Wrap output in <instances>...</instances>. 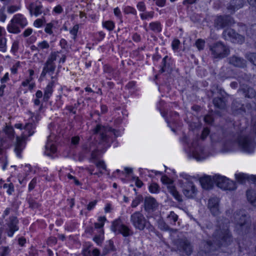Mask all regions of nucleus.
<instances>
[{"instance_id": "nucleus-19", "label": "nucleus", "mask_w": 256, "mask_h": 256, "mask_svg": "<svg viewBox=\"0 0 256 256\" xmlns=\"http://www.w3.org/2000/svg\"><path fill=\"white\" fill-rule=\"evenodd\" d=\"M228 63L234 66L244 68L246 66V61L242 58L236 56H232L228 59Z\"/></svg>"}, {"instance_id": "nucleus-63", "label": "nucleus", "mask_w": 256, "mask_h": 256, "mask_svg": "<svg viewBox=\"0 0 256 256\" xmlns=\"http://www.w3.org/2000/svg\"><path fill=\"white\" fill-rule=\"evenodd\" d=\"M204 122L208 124H210L213 122L212 118L210 115L206 116L204 118Z\"/></svg>"}, {"instance_id": "nucleus-25", "label": "nucleus", "mask_w": 256, "mask_h": 256, "mask_svg": "<svg viewBox=\"0 0 256 256\" xmlns=\"http://www.w3.org/2000/svg\"><path fill=\"white\" fill-rule=\"evenodd\" d=\"M12 20V22H15L18 25L24 28L28 24L26 18L21 14H16L14 16Z\"/></svg>"}, {"instance_id": "nucleus-23", "label": "nucleus", "mask_w": 256, "mask_h": 256, "mask_svg": "<svg viewBox=\"0 0 256 256\" xmlns=\"http://www.w3.org/2000/svg\"><path fill=\"white\" fill-rule=\"evenodd\" d=\"M28 10L31 16L34 14L36 16H38L42 12V6L40 4L37 5L34 3H32L28 6Z\"/></svg>"}, {"instance_id": "nucleus-14", "label": "nucleus", "mask_w": 256, "mask_h": 256, "mask_svg": "<svg viewBox=\"0 0 256 256\" xmlns=\"http://www.w3.org/2000/svg\"><path fill=\"white\" fill-rule=\"evenodd\" d=\"M51 79L44 90L43 100L45 102H47L52 96L54 87L57 82V78L56 76H52Z\"/></svg>"}, {"instance_id": "nucleus-6", "label": "nucleus", "mask_w": 256, "mask_h": 256, "mask_svg": "<svg viewBox=\"0 0 256 256\" xmlns=\"http://www.w3.org/2000/svg\"><path fill=\"white\" fill-rule=\"evenodd\" d=\"M111 230L116 234H120L124 237L129 236L133 234L130 228L123 224L120 218H118L112 222Z\"/></svg>"}, {"instance_id": "nucleus-48", "label": "nucleus", "mask_w": 256, "mask_h": 256, "mask_svg": "<svg viewBox=\"0 0 256 256\" xmlns=\"http://www.w3.org/2000/svg\"><path fill=\"white\" fill-rule=\"evenodd\" d=\"M79 28V26L78 24L74 25L73 28L70 30V33L73 36L72 38L74 40H76V38L77 36V34L78 32V30Z\"/></svg>"}, {"instance_id": "nucleus-17", "label": "nucleus", "mask_w": 256, "mask_h": 256, "mask_svg": "<svg viewBox=\"0 0 256 256\" xmlns=\"http://www.w3.org/2000/svg\"><path fill=\"white\" fill-rule=\"evenodd\" d=\"M192 158L198 161L204 160L208 156L204 148L202 146L197 147L192 150Z\"/></svg>"}, {"instance_id": "nucleus-34", "label": "nucleus", "mask_w": 256, "mask_h": 256, "mask_svg": "<svg viewBox=\"0 0 256 256\" xmlns=\"http://www.w3.org/2000/svg\"><path fill=\"white\" fill-rule=\"evenodd\" d=\"M214 105L220 108H222L225 106V103L222 98H214L213 100Z\"/></svg>"}, {"instance_id": "nucleus-58", "label": "nucleus", "mask_w": 256, "mask_h": 256, "mask_svg": "<svg viewBox=\"0 0 256 256\" xmlns=\"http://www.w3.org/2000/svg\"><path fill=\"white\" fill-rule=\"evenodd\" d=\"M68 178L70 180H74V183L77 185V186H80L81 185V183L78 181V179L73 176L71 175L70 174H68Z\"/></svg>"}, {"instance_id": "nucleus-50", "label": "nucleus", "mask_w": 256, "mask_h": 256, "mask_svg": "<svg viewBox=\"0 0 256 256\" xmlns=\"http://www.w3.org/2000/svg\"><path fill=\"white\" fill-rule=\"evenodd\" d=\"M6 134L10 138L14 137V129L11 126H6L4 129Z\"/></svg>"}, {"instance_id": "nucleus-51", "label": "nucleus", "mask_w": 256, "mask_h": 256, "mask_svg": "<svg viewBox=\"0 0 256 256\" xmlns=\"http://www.w3.org/2000/svg\"><path fill=\"white\" fill-rule=\"evenodd\" d=\"M149 190L152 193H157L159 192V186L156 183H152L149 186Z\"/></svg>"}, {"instance_id": "nucleus-44", "label": "nucleus", "mask_w": 256, "mask_h": 256, "mask_svg": "<svg viewBox=\"0 0 256 256\" xmlns=\"http://www.w3.org/2000/svg\"><path fill=\"white\" fill-rule=\"evenodd\" d=\"M92 246L90 244H86L85 245V248L83 250V254L84 256H92Z\"/></svg>"}, {"instance_id": "nucleus-45", "label": "nucleus", "mask_w": 256, "mask_h": 256, "mask_svg": "<svg viewBox=\"0 0 256 256\" xmlns=\"http://www.w3.org/2000/svg\"><path fill=\"white\" fill-rule=\"evenodd\" d=\"M124 12L126 14H132L136 15L137 12L136 9L130 6H126L124 8Z\"/></svg>"}, {"instance_id": "nucleus-22", "label": "nucleus", "mask_w": 256, "mask_h": 256, "mask_svg": "<svg viewBox=\"0 0 256 256\" xmlns=\"http://www.w3.org/2000/svg\"><path fill=\"white\" fill-rule=\"evenodd\" d=\"M108 131V130L106 128L100 124H98L94 130V134H100V138L103 142H106L107 140V136L106 134Z\"/></svg>"}, {"instance_id": "nucleus-12", "label": "nucleus", "mask_w": 256, "mask_h": 256, "mask_svg": "<svg viewBox=\"0 0 256 256\" xmlns=\"http://www.w3.org/2000/svg\"><path fill=\"white\" fill-rule=\"evenodd\" d=\"M234 223L238 228H242V230L248 226V224L246 220V216L244 211L240 210L238 212L234 214Z\"/></svg>"}, {"instance_id": "nucleus-39", "label": "nucleus", "mask_w": 256, "mask_h": 256, "mask_svg": "<svg viewBox=\"0 0 256 256\" xmlns=\"http://www.w3.org/2000/svg\"><path fill=\"white\" fill-rule=\"evenodd\" d=\"M154 12L153 11L150 12H144L140 14V16L142 20H144L149 18H152L154 17Z\"/></svg>"}, {"instance_id": "nucleus-62", "label": "nucleus", "mask_w": 256, "mask_h": 256, "mask_svg": "<svg viewBox=\"0 0 256 256\" xmlns=\"http://www.w3.org/2000/svg\"><path fill=\"white\" fill-rule=\"evenodd\" d=\"M9 80L8 73L6 72L4 76L0 79V82L2 84H4Z\"/></svg>"}, {"instance_id": "nucleus-33", "label": "nucleus", "mask_w": 256, "mask_h": 256, "mask_svg": "<svg viewBox=\"0 0 256 256\" xmlns=\"http://www.w3.org/2000/svg\"><path fill=\"white\" fill-rule=\"evenodd\" d=\"M149 26L150 30L155 32H160L162 30L161 24L158 22H150Z\"/></svg>"}, {"instance_id": "nucleus-30", "label": "nucleus", "mask_w": 256, "mask_h": 256, "mask_svg": "<svg viewBox=\"0 0 256 256\" xmlns=\"http://www.w3.org/2000/svg\"><path fill=\"white\" fill-rule=\"evenodd\" d=\"M248 200L253 205H256V193L252 190H248L246 192Z\"/></svg>"}, {"instance_id": "nucleus-10", "label": "nucleus", "mask_w": 256, "mask_h": 256, "mask_svg": "<svg viewBox=\"0 0 256 256\" xmlns=\"http://www.w3.org/2000/svg\"><path fill=\"white\" fill-rule=\"evenodd\" d=\"M161 181L164 184H168L167 188L168 192L178 202H182V198L179 192L177 191L176 187L172 185V180L166 176H163L161 178Z\"/></svg>"}, {"instance_id": "nucleus-47", "label": "nucleus", "mask_w": 256, "mask_h": 256, "mask_svg": "<svg viewBox=\"0 0 256 256\" xmlns=\"http://www.w3.org/2000/svg\"><path fill=\"white\" fill-rule=\"evenodd\" d=\"M195 44L198 50H202L204 48L205 41L202 39H198L196 41Z\"/></svg>"}, {"instance_id": "nucleus-15", "label": "nucleus", "mask_w": 256, "mask_h": 256, "mask_svg": "<svg viewBox=\"0 0 256 256\" xmlns=\"http://www.w3.org/2000/svg\"><path fill=\"white\" fill-rule=\"evenodd\" d=\"M232 23V20L229 16H219L214 20V26L218 29L228 26Z\"/></svg>"}, {"instance_id": "nucleus-24", "label": "nucleus", "mask_w": 256, "mask_h": 256, "mask_svg": "<svg viewBox=\"0 0 256 256\" xmlns=\"http://www.w3.org/2000/svg\"><path fill=\"white\" fill-rule=\"evenodd\" d=\"M157 206V203L154 198L146 197L144 200V208L146 211L150 212Z\"/></svg>"}, {"instance_id": "nucleus-61", "label": "nucleus", "mask_w": 256, "mask_h": 256, "mask_svg": "<svg viewBox=\"0 0 256 256\" xmlns=\"http://www.w3.org/2000/svg\"><path fill=\"white\" fill-rule=\"evenodd\" d=\"M32 32V29L31 28H28L26 29L23 32V36L24 37H28L30 36Z\"/></svg>"}, {"instance_id": "nucleus-49", "label": "nucleus", "mask_w": 256, "mask_h": 256, "mask_svg": "<svg viewBox=\"0 0 256 256\" xmlns=\"http://www.w3.org/2000/svg\"><path fill=\"white\" fill-rule=\"evenodd\" d=\"M3 188H8L7 193L9 195L12 194V192L14 191V186L12 183H10L9 184H4L3 185Z\"/></svg>"}, {"instance_id": "nucleus-60", "label": "nucleus", "mask_w": 256, "mask_h": 256, "mask_svg": "<svg viewBox=\"0 0 256 256\" xmlns=\"http://www.w3.org/2000/svg\"><path fill=\"white\" fill-rule=\"evenodd\" d=\"M210 130L208 128H204L202 132L201 138L204 140L209 134Z\"/></svg>"}, {"instance_id": "nucleus-46", "label": "nucleus", "mask_w": 256, "mask_h": 256, "mask_svg": "<svg viewBox=\"0 0 256 256\" xmlns=\"http://www.w3.org/2000/svg\"><path fill=\"white\" fill-rule=\"evenodd\" d=\"M28 202L30 207L33 209L38 208L40 206V204L32 198H30L28 200Z\"/></svg>"}, {"instance_id": "nucleus-20", "label": "nucleus", "mask_w": 256, "mask_h": 256, "mask_svg": "<svg viewBox=\"0 0 256 256\" xmlns=\"http://www.w3.org/2000/svg\"><path fill=\"white\" fill-rule=\"evenodd\" d=\"M195 186L192 182H188L186 188L183 190V193L188 198L194 197L196 193Z\"/></svg>"}, {"instance_id": "nucleus-27", "label": "nucleus", "mask_w": 256, "mask_h": 256, "mask_svg": "<svg viewBox=\"0 0 256 256\" xmlns=\"http://www.w3.org/2000/svg\"><path fill=\"white\" fill-rule=\"evenodd\" d=\"M58 24L57 21H52L46 24L44 32L49 35H53L52 30L56 28V25Z\"/></svg>"}, {"instance_id": "nucleus-57", "label": "nucleus", "mask_w": 256, "mask_h": 256, "mask_svg": "<svg viewBox=\"0 0 256 256\" xmlns=\"http://www.w3.org/2000/svg\"><path fill=\"white\" fill-rule=\"evenodd\" d=\"M6 18V16L4 14V8H3L0 10V20L4 22Z\"/></svg>"}, {"instance_id": "nucleus-59", "label": "nucleus", "mask_w": 256, "mask_h": 256, "mask_svg": "<svg viewBox=\"0 0 256 256\" xmlns=\"http://www.w3.org/2000/svg\"><path fill=\"white\" fill-rule=\"evenodd\" d=\"M19 8H20L18 6H12L8 8V12L10 14H12L18 10Z\"/></svg>"}, {"instance_id": "nucleus-54", "label": "nucleus", "mask_w": 256, "mask_h": 256, "mask_svg": "<svg viewBox=\"0 0 256 256\" xmlns=\"http://www.w3.org/2000/svg\"><path fill=\"white\" fill-rule=\"evenodd\" d=\"M168 58V56H166L164 57V58L162 59V72H164L166 70V68L168 66V64L167 63V60Z\"/></svg>"}, {"instance_id": "nucleus-16", "label": "nucleus", "mask_w": 256, "mask_h": 256, "mask_svg": "<svg viewBox=\"0 0 256 256\" xmlns=\"http://www.w3.org/2000/svg\"><path fill=\"white\" fill-rule=\"evenodd\" d=\"M208 206L212 214L215 216L219 213V200L216 197L211 198L208 200Z\"/></svg>"}, {"instance_id": "nucleus-52", "label": "nucleus", "mask_w": 256, "mask_h": 256, "mask_svg": "<svg viewBox=\"0 0 256 256\" xmlns=\"http://www.w3.org/2000/svg\"><path fill=\"white\" fill-rule=\"evenodd\" d=\"M142 200V198L140 196H136L132 202V207H136L140 202Z\"/></svg>"}, {"instance_id": "nucleus-3", "label": "nucleus", "mask_w": 256, "mask_h": 256, "mask_svg": "<svg viewBox=\"0 0 256 256\" xmlns=\"http://www.w3.org/2000/svg\"><path fill=\"white\" fill-rule=\"evenodd\" d=\"M28 114L32 118V122L27 123L24 126L25 132L22 134L21 137H16V142L14 148V151L16 155L18 157H20L21 152L24 147V140L27 136H30L33 134L34 133V129L36 128V122L38 120V115H34V114L29 111Z\"/></svg>"}, {"instance_id": "nucleus-31", "label": "nucleus", "mask_w": 256, "mask_h": 256, "mask_svg": "<svg viewBox=\"0 0 256 256\" xmlns=\"http://www.w3.org/2000/svg\"><path fill=\"white\" fill-rule=\"evenodd\" d=\"M245 96L248 98H255L256 93L255 90L252 88H246L242 90Z\"/></svg>"}, {"instance_id": "nucleus-43", "label": "nucleus", "mask_w": 256, "mask_h": 256, "mask_svg": "<svg viewBox=\"0 0 256 256\" xmlns=\"http://www.w3.org/2000/svg\"><path fill=\"white\" fill-rule=\"evenodd\" d=\"M106 220L104 216L100 217L98 219V222L94 224V227L96 228H101L104 225V222Z\"/></svg>"}, {"instance_id": "nucleus-64", "label": "nucleus", "mask_w": 256, "mask_h": 256, "mask_svg": "<svg viewBox=\"0 0 256 256\" xmlns=\"http://www.w3.org/2000/svg\"><path fill=\"white\" fill-rule=\"evenodd\" d=\"M18 42L15 41L12 44L11 50L12 52H14L18 50Z\"/></svg>"}, {"instance_id": "nucleus-29", "label": "nucleus", "mask_w": 256, "mask_h": 256, "mask_svg": "<svg viewBox=\"0 0 256 256\" xmlns=\"http://www.w3.org/2000/svg\"><path fill=\"white\" fill-rule=\"evenodd\" d=\"M158 228L162 230L169 231L170 232H176V229L170 228L166 223L163 220H160L158 222Z\"/></svg>"}, {"instance_id": "nucleus-8", "label": "nucleus", "mask_w": 256, "mask_h": 256, "mask_svg": "<svg viewBox=\"0 0 256 256\" xmlns=\"http://www.w3.org/2000/svg\"><path fill=\"white\" fill-rule=\"evenodd\" d=\"M57 56V53L56 52H52L50 54L44 64L42 71L40 74L41 76L44 77L46 74H50L54 72L56 67L54 62L56 60Z\"/></svg>"}, {"instance_id": "nucleus-32", "label": "nucleus", "mask_w": 256, "mask_h": 256, "mask_svg": "<svg viewBox=\"0 0 256 256\" xmlns=\"http://www.w3.org/2000/svg\"><path fill=\"white\" fill-rule=\"evenodd\" d=\"M15 22H12V20L10 21V24L8 26V30L10 32L14 33V34H18L20 32V30L19 28L17 26Z\"/></svg>"}, {"instance_id": "nucleus-9", "label": "nucleus", "mask_w": 256, "mask_h": 256, "mask_svg": "<svg viewBox=\"0 0 256 256\" xmlns=\"http://www.w3.org/2000/svg\"><path fill=\"white\" fill-rule=\"evenodd\" d=\"M222 36L225 40H230L232 42L241 44L244 42V36L236 33L233 29L230 28L224 30Z\"/></svg>"}, {"instance_id": "nucleus-21", "label": "nucleus", "mask_w": 256, "mask_h": 256, "mask_svg": "<svg viewBox=\"0 0 256 256\" xmlns=\"http://www.w3.org/2000/svg\"><path fill=\"white\" fill-rule=\"evenodd\" d=\"M244 4V0H232L228 6V10L230 13L242 8Z\"/></svg>"}, {"instance_id": "nucleus-38", "label": "nucleus", "mask_w": 256, "mask_h": 256, "mask_svg": "<svg viewBox=\"0 0 256 256\" xmlns=\"http://www.w3.org/2000/svg\"><path fill=\"white\" fill-rule=\"evenodd\" d=\"M245 56L250 62L256 66V53H247L246 54Z\"/></svg>"}, {"instance_id": "nucleus-56", "label": "nucleus", "mask_w": 256, "mask_h": 256, "mask_svg": "<svg viewBox=\"0 0 256 256\" xmlns=\"http://www.w3.org/2000/svg\"><path fill=\"white\" fill-rule=\"evenodd\" d=\"M36 184V178H34L31 180L30 183L29 184V185H28L29 191H31L34 188Z\"/></svg>"}, {"instance_id": "nucleus-2", "label": "nucleus", "mask_w": 256, "mask_h": 256, "mask_svg": "<svg viewBox=\"0 0 256 256\" xmlns=\"http://www.w3.org/2000/svg\"><path fill=\"white\" fill-rule=\"evenodd\" d=\"M236 146L244 152L252 153L255 148L256 143L249 136H240L236 138L228 140L224 145V148L227 152L232 151L236 148Z\"/></svg>"}, {"instance_id": "nucleus-11", "label": "nucleus", "mask_w": 256, "mask_h": 256, "mask_svg": "<svg viewBox=\"0 0 256 256\" xmlns=\"http://www.w3.org/2000/svg\"><path fill=\"white\" fill-rule=\"evenodd\" d=\"M178 250L180 252L190 256L192 252V248L190 242L186 239L178 240L176 242Z\"/></svg>"}, {"instance_id": "nucleus-35", "label": "nucleus", "mask_w": 256, "mask_h": 256, "mask_svg": "<svg viewBox=\"0 0 256 256\" xmlns=\"http://www.w3.org/2000/svg\"><path fill=\"white\" fill-rule=\"evenodd\" d=\"M236 178V180L240 183L245 182L246 180H248L249 177L246 174L243 173H240L235 174Z\"/></svg>"}, {"instance_id": "nucleus-40", "label": "nucleus", "mask_w": 256, "mask_h": 256, "mask_svg": "<svg viewBox=\"0 0 256 256\" xmlns=\"http://www.w3.org/2000/svg\"><path fill=\"white\" fill-rule=\"evenodd\" d=\"M102 26L104 28L110 31L113 30L114 28V24L111 20H108L103 22Z\"/></svg>"}, {"instance_id": "nucleus-7", "label": "nucleus", "mask_w": 256, "mask_h": 256, "mask_svg": "<svg viewBox=\"0 0 256 256\" xmlns=\"http://www.w3.org/2000/svg\"><path fill=\"white\" fill-rule=\"evenodd\" d=\"M214 180H216V184L222 189L233 190L236 188L235 182L225 176L215 175Z\"/></svg>"}, {"instance_id": "nucleus-41", "label": "nucleus", "mask_w": 256, "mask_h": 256, "mask_svg": "<svg viewBox=\"0 0 256 256\" xmlns=\"http://www.w3.org/2000/svg\"><path fill=\"white\" fill-rule=\"evenodd\" d=\"M46 22L45 18L42 16L40 18H38L34 22V26L36 28H40Z\"/></svg>"}, {"instance_id": "nucleus-1", "label": "nucleus", "mask_w": 256, "mask_h": 256, "mask_svg": "<svg viewBox=\"0 0 256 256\" xmlns=\"http://www.w3.org/2000/svg\"><path fill=\"white\" fill-rule=\"evenodd\" d=\"M219 228L213 234L214 244L211 241H204L202 242L198 256H212V251L216 249V247L227 246L232 242V235L228 229V221L224 219L218 220Z\"/></svg>"}, {"instance_id": "nucleus-37", "label": "nucleus", "mask_w": 256, "mask_h": 256, "mask_svg": "<svg viewBox=\"0 0 256 256\" xmlns=\"http://www.w3.org/2000/svg\"><path fill=\"white\" fill-rule=\"evenodd\" d=\"M96 166L100 170V174H103L102 170H106V167L104 162L102 160H99L95 163Z\"/></svg>"}, {"instance_id": "nucleus-4", "label": "nucleus", "mask_w": 256, "mask_h": 256, "mask_svg": "<svg viewBox=\"0 0 256 256\" xmlns=\"http://www.w3.org/2000/svg\"><path fill=\"white\" fill-rule=\"evenodd\" d=\"M210 50L212 57L214 58H223L230 53L228 47L221 42H218L210 46Z\"/></svg>"}, {"instance_id": "nucleus-55", "label": "nucleus", "mask_w": 256, "mask_h": 256, "mask_svg": "<svg viewBox=\"0 0 256 256\" xmlns=\"http://www.w3.org/2000/svg\"><path fill=\"white\" fill-rule=\"evenodd\" d=\"M180 44V41L178 39H174L172 44L173 50H178Z\"/></svg>"}, {"instance_id": "nucleus-28", "label": "nucleus", "mask_w": 256, "mask_h": 256, "mask_svg": "<svg viewBox=\"0 0 256 256\" xmlns=\"http://www.w3.org/2000/svg\"><path fill=\"white\" fill-rule=\"evenodd\" d=\"M178 216L172 211L167 216L166 220L170 224L174 226L176 224V222L178 221Z\"/></svg>"}, {"instance_id": "nucleus-26", "label": "nucleus", "mask_w": 256, "mask_h": 256, "mask_svg": "<svg viewBox=\"0 0 256 256\" xmlns=\"http://www.w3.org/2000/svg\"><path fill=\"white\" fill-rule=\"evenodd\" d=\"M45 148L44 154L48 156H51L52 154L56 152V146L50 142L49 139L46 145Z\"/></svg>"}, {"instance_id": "nucleus-13", "label": "nucleus", "mask_w": 256, "mask_h": 256, "mask_svg": "<svg viewBox=\"0 0 256 256\" xmlns=\"http://www.w3.org/2000/svg\"><path fill=\"white\" fill-rule=\"evenodd\" d=\"M18 220L16 216H12L9 218V220L7 223L8 229L7 234L9 237H12L15 232L18 230Z\"/></svg>"}, {"instance_id": "nucleus-5", "label": "nucleus", "mask_w": 256, "mask_h": 256, "mask_svg": "<svg viewBox=\"0 0 256 256\" xmlns=\"http://www.w3.org/2000/svg\"><path fill=\"white\" fill-rule=\"evenodd\" d=\"M130 222L136 229L140 230H144L148 223L142 212L138 211L131 214Z\"/></svg>"}, {"instance_id": "nucleus-53", "label": "nucleus", "mask_w": 256, "mask_h": 256, "mask_svg": "<svg viewBox=\"0 0 256 256\" xmlns=\"http://www.w3.org/2000/svg\"><path fill=\"white\" fill-rule=\"evenodd\" d=\"M136 7L138 10L141 12H144L146 10V5L142 2H138L136 5Z\"/></svg>"}, {"instance_id": "nucleus-18", "label": "nucleus", "mask_w": 256, "mask_h": 256, "mask_svg": "<svg viewBox=\"0 0 256 256\" xmlns=\"http://www.w3.org/2000/svg\"><path fill=\"white\" fill-rule=\"evenodd\" d=\"M215 176H205L200 178V182L204 189L208 190L211 188L214 184H216V180H214Z\"/></svg>"}, {"instance_id": "nucleus-36", "label": "nucleus", "mask_w": 256, "mask_h": 256, "mask_svg": "<svg viewBox=\"0 0 256 256\" xmlns=\"http://www.w3.org/2000/svg\"><path fill=\"white\" fill-rule=\"evenodd\" d=\"M50 48L48 42L46 40H43L38 43V52L42 51L44 50H48Z\"/></svg>"}, {"instance_id": "nucleus-42", "label": "nucleus", "mask_w": 256, "mask_h": 256, "mask_svg": "<svg viewBox=\"0 0 256 256\" xmlns=\"http://www.w3.org/2000/svg\"><path fill=\"white\" fill-rule=\"evenodd\" d=\"M6 40L4 37H0V51L5 52L6 50Z\"/></svg>"}]
</instances>
